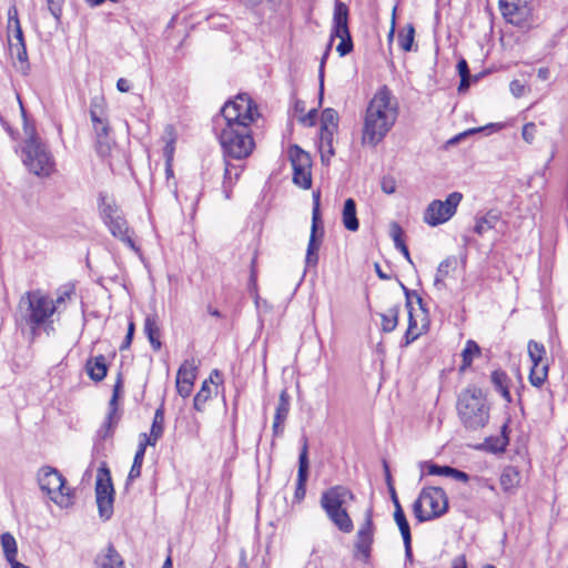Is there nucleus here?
<instances>
[{"mask_svg":"<svg viewBox=\"0 0 568 568\" xmlns=\"http://www.w3.org/2000/svg\"><path fill=\"white\" fill-rule=\"evenodd\" d=\"M221 113L225 126L219 139L224 154L236 160L247 158L254 149L250 125L260 115L257 106L250 95L241 93L234 101L226 102Z\"/></svg>","mask_w":568,"mask_h":568,"instance_id":"f257e3e1","label":"nucleus"},{"mask_svg":"<svg viewBox=\"0 0 568 568\" xmlns=\"http://www.w3.org/2000/svg\"><path fill=\"white\" fill-rule=\"evenodd\" d=\"M398 115V104L387 87L381 88L366 109L362 142L377 145L394 126Z\"/></svg>","mask_w":568,"mask_h":568,"instance_id":"f03ea898","label":"nucleus"},{"mask_svg":"<svg viewBox=\"0 0 568 568\" xmlns=\"http://www.w3.org/2000/svg\"><path fill=\"white\" fill-rule=\"evenodd\" d=\"M18 112L26 135L21 158L27 169L37 176H50L54 172V160L48 146L39 138L36 126L27 119L26 110L17 97Z\"/></svg>","mask_w":568,"mask_h":568,"instance_id":"7ed1b4c3","label":"nucleus"},{"mask_svg":"<svg viewBox=\"0 0 568 568\" xmlns=\"http://www.w3.org/2000/svg\"><path fill=\"white\" fill-rule=\"evenodd\" d=\"M355 499L352 490L345 486L336 485L326 489L321 496V507L328 519L342 532L348 534L354 525L347 511V506Z\"/></svg>","mask_w":568,"mask_h":568,"instance_id":"20e7f679","label":"nucleus"},{"mask_svg":"<svg viewBox=\"0 0 568 568\" xmlns=\"http://www.w3.org/2000/svg\"><path fill=\"white\" fill-rule=\"evenodd\" d=\"M457 413L468 429L484 427L489 419V406L480 388L469 386L464 389L457 399Z\"/></svg>","mask_w":568,"mask_h":568,"instance_id":"39448f33","label":"nucleus"},{"mask_svg":"<svg viewBox=\"0 0 568 568\" xmlns=\"http://www.w3.org/2000/svg\"><path fill=\"white\" fill-rule=\"evenodd\" d=\"M21 320L34 332L54 314V301L40 290L24 293L18 305Z\"/></svg>","mask_w":568,"mask_h":568,"instance_id":"423d86ee","label":"nucleus"},{"mask_svg":"<svg viewBox=\"0 0 568 568\" xmlns=\"http://www.w3.org/2000/svg\"><path fill=\"white\" fill-rule=\"evenodd\" d=\"M334 38H338L341 42L336 47V51L341 57L348 54L353 50V41L348 29V8L344 2L336 1L333 13V28L331 40L327 49L322 57L320 65V92L323 94L324 90V64L329 54L332 42Z\"/></svg>","mask_w":568,"mask_h":568,"instance_id":"0eeeda50","label":"nucleus"},{"mask_svg":"<svg viewBox=\"0 0 568 568\" xmlns=\"http://www.w3.org/2000/svg\"><path fill=\"white\" fill-rule=\"evenodd\" d=\"M447 509L448 498L440 487L422 489L418 498L413 504V513L420 523L440 517Z\"/></svg>","mask_w":568,"mask_h":568,"instance_id":"6e6552de","label":"nucleus"},{"mask_svg":"<svg viewBox=\"0 0 568 568\" xmlns=\"http://www.w3.org/2000/svg\"><path fill=\"white\" fill-rule=\"evenodd\" d=\"M38 483L41 490L45 491L59 507L68 508L73 504L71 490L65 487V479L58 469L42 467L38 473Z\"/></svg>","mask_w":568,"mask_h":568,"instance_id":"1a4fd4ad","label":"nucleus"},{"mask_svg":"<svg viewBox=\"0 0 568 568\" xmlns=\"http://www.w3.org/2000/svg\"><path fill=\"white\" fill-rule=\"evenodd\" d=\"M99 209L101 216L111 234L136 251L135 244L130 235V229L115 202L106 195H100Z\"/></svg>","mask_w":568,"mask_h":568,"instance_id":"9d476101","label":"nucleus"},{"mask_svg":"<svg viewBox=\"0 0 568 568\" xmlns=\"http://www.w3.org/2000/svg\"><path fill=\"white\" fill-rule=\"evenodd\" d=\"M95 501L100 518L110 519L113 514L114 488L110 470L105 465H102L97 473Z\"/></svg>","mask_w":568,"mask_h":568,"instance_id":"9b49d317","label":"nucleus"},{"mask_svg":"<svg viewBox=\"0 0 568 568\" xmlns=\"http://www.w3.org/2000/svg\"><path fill=\"white\" fill-rule=\"evenodd\" d=\"M462 200L463 194L460 192H453L448 194L445 201H432L424 212V222L429 226L444 224L455 215Z\"/></svg>","mask_w":568,"mask_h":568,"instance_id":"f8f14e48","label":"nucleus"},{"mask_svg":"<svg viewBox=\"0 0 568 568\" xmlns=\"http://www.w3.org/2000/svg\"><path fill=\"white\" fill-rule=\"evenodd\" d=\"M374 532L375 527L373 524V511L372 509H367L364 515V521L357 530L355 540V556L359 557L364 562H366L371 557Z\"/></svg>","mask_w":568,"mask_h":568,"instance_id":"ddd939ff","label":"nucleus"},{"mask_svg":"<svg viewBox=\"0 0 568 568\" xmlns=\"http://www.w3.org/2000/svg\"><path fill=\"white\" fill-rule=\"evenodd\" d=\"M90 116L97 135V151L101 156H105L111 151V140L109 138V123L103 116L102 109L93 103L90 109Z\"/></svg>","mask_w":568,"mask_h":568,"instance_id":"4468645a","label":"nucleus"},{"mask_svg":"<svg viewBox=\"0 0 568 568\" xmlns=\"http://www.w3.org/2000/svg\"><path fill=\"white\" fill-rule=\"evenodd\" d=\"M499 10L507 22L519 27L526 24L531 17V8L526 1L499 0Z\"/></svg>","mask_w":568,"mask_h":568,"instance_id":"2eb2a0df","label":"nucleus"},{"mask_svg":"<svg viewBox=\"0 0 568 568\" xmlns=\"http://www.w3.org/2000/svg\"><path fill=\"white\" fill-rule=\"evenodd\" d=\"M197 375V364L194 359H186L182 363L176 374V392L178 394L186 398L193 390V385Z\"/></svg>","mask_w":568,"mask_h":568,"instance_id":"dca6fc26","label":"nucleus"},{"mask_svg":"<svg viewBox=\"0 0 568 568\" xmlns=\"http://www.w3.org/2000/svg\"><path fill=\"white\" fill-rule=\"evenodd\" d=\"M408 307V327L405 334V345L414 342L418 336H420L426 329L428 325L427 316L425 311L420 307V315H414L413 307L410 302L407 301Z\"/></svg>","mask_w":568,"mask_h":568,"instance_id":"f3484780","label":"nucleus"},{"mask_svg":"<svg viewBox=\"0 0 568 568\" xmlns=\"http://www.w3.org/2000/svg\"><path fill=\"white\" fill-rule=\"evenodd\" d=\"M308 443L307 438L303 437V445L298 457V471H297V485L295 489V498L302 500L305 496L306 488L305 484L308 476Z\"/></svg>","mask_w":568,"mask_h":568,"instance_id":"a211bd4d","label":"nucleus"},{"mask_svg":"<svg viewBox=\"0 0 568 568\" xmlns=\"http://www.w3.org/2000/svg\"><path fill=\"white\" fill-rule=\"evenodd\" d=\"M291 408L290 395L286 389L280 393L278 403L275 409L272 430L274 436H281L284 432V423Z\"/></svg>","mask_w":568,"mask_h":568,"instance_id":"6ab92c4d","label":"nucleus"},{"mask_svg":"<svg viewBox=\"0 0 568 568\" xmlns=\"http://www.w3.org/2000/svg\"><path fill=\"white\" fill-rule=\"evenodd\" d=\"M324 235V230L322 224L312 223L311 226V235L306 250L305 262L310 266H315L318 262V250L322 243V237Z\"/></svg>","mask_w":568,"mask_h":568,"instance_id":"aec40b11","label":"nucleus"},{"mask_svg":"<svg viewBox=\"0 0 568 568\" xmlns=\"http://www.w3.org/2000/svg\"><path fill=\"white\" fill-rule=\"evenodd\" d=\"M8 41L11 57L16 58L21 63H27L28 54L19 20H16V30H13L12 36H9Z\"/></svg>","mask_w":568,"mask_h":568,"instance_id":"412c9836","label":"nucleus"},{"mask_svg":"<svg viewBox=\"0 0 568 568\" xmlns=\"http://www.w3.org/2000/svg\"><path fill=\"white\" fill-rule=\"evenodd\" d=\"M95 568H124V562L120 554L112 545L98 554L94 560Z\"/></svg>","mask_w":568,"mask_h":568,"instance_id":"4be33fe9","label":"nucleus"},{"mask_svg":"<svg viewBox=\"0 0 568 568\" xmlns=\"http://www.w3.org/2000/svg\"><path fill=\"white\" fill-rule=\"evenodd\" d=\"M164 432V410L163 407H159L153 417L150 435L145 433L140 435V440L144 442L150 446H155L158 440L162 437Z\"/></svg>","mask_w":568,"mask_h":568,"instance_id":"5701e85b","label":"nucleus"},{"mask_svg":"<svg viewBox=\"0 0 568 568\" xmlns=\"http://www.w3.org/2000/svg\"><path fill=\"white\" fill-rule=\"evenodd\" d=\"M521 475L517 467L506 466L500 475L499 481L503 490L514 494L520 485Z\"/></svg>","mask_w":568,"mask_h":568,"instance_id":"b1692460","label":"nucleus"},{"mask_svg":"<svg viewBox=\"0 0 568 568\" xmlns=\"http://www.w3.org/2000/svg\"><path fill=\"white\" fill-rule=\"evenodd\" d=\"M143 331L154 351H159L162 346L160 341L159 318L156 314H149L144 321Z\"/></svg>","mask_w":568,"mask_h":568,"instance_id":"393cba45","label":"nucleus"},{"mask_svg":"<svg viewBox=\"0 0 568 568\" xmlns=\"http://www.w3.org/2000/svg\"><path fill=\"white\" fill-rule=\"evenodd\" d=\"M85 368L91 379L101 382L106 376V359L103 355L92 357L88 359Z\"/></svg>","mask_w":568,"mask_h":568,"instance_id":"a878e982","label":"nucleus"},{"mask_svg":"<svg viewBox=\"0 0 568 568\" xmlns=\"http://www.w3.org/2000/svg\"><path fill=\"white\" fill-rule=\"evenodd\" d=\"M457 263L456 256H448L439 263L434 278V285L437 290L446 286L445 280L452 271L456 270Z\"/></svg>","mask_w":568,"mask_h":568,"instance_id":"bb28decb","label":"nucleus"},{"mask_svg":"<svg viewBox=\"0 0 568 568\" xmlns=\"http://www.w3.org/2000/svg\"><path fill=\"white\" fill-rule=\"evenodd\" d=\"M343 225L351 232H356L359 223L356 216V203L353 199H347L344 203L342 212Z\"/></svg>","mask_w":568,"mask_h":568,"instance_id":"cd10ccee","label":"nucleus"},{"mask_svg":"<svg viewBox=\"0 0 568 568\" xmlns=\"http://www.w3.org/2000/svg\"><path fill=\"white\" fill-rule=\"evenodd\" d=\"M491 383L495 388L500 393L503 398L507 402H511V396L509 393V378L507 374L503 371H494L490 376Z\"/></svg>","mask_w":568,"mask_h":568,"instance_id":"c85d7f7f","label":"nucleus"},{"mask_svg":"<svg viewBox=\"0 0 568 568\" xmlns=\"http://www.w3.org/2000/svg\"><path fill=\"white\" fill-rule=\"evenodd\" d=\"M292 168H312V160L307 152L294 144L288 149Z\"/></svg>","mask_w":568,"mask_h":568,"instance_id":"c756f323","label":"nucleus"},{"mask_svg":"<svg viewBox=\"0 0 568 568\" xmlns=\"http://www.w3.org/2000/svg\"><path fill=\"white\" fill-rule=\"evenodd\" d=\"M146 446H149V445L145 444L144 442L140 440L139 447L134 455L133 464L129 471L128 481L134 480L141 476V468H142Z\"/></svg>","mask_w":568,"mask_h":568,"instance_id":"7c9ffc66","label":"nucleus"},{"mask_svg":"<svg viewBox=\"0 0 568 568\" xmlns=\"http://www.w3.org/2000/svg\"><path fill=\"white\" fill-rule=\"evenodd\" d=\"M398 313L399 307L398 306H392L389 307L385 313H381L382 318V329L385 333L393 332L398 323Z\"/></svg>","mask_w":568,"mask_h":568,"instance_id":"2f4dec72","label":"nucleus"},{"mask_svg":"<svg viewBox=\"0 0 568 568\" xmlns=\"http://www.w3.org/2000/svg\"><path fill=\"white\" fill-rule=\"evenodd\" d=\"M211 384L212 379H205L193 399V406L199 412H202L204 409L205 403L211 398Z\"/></svg>","mask_w":568,"mask_h":568,"instance_id":"473e14b6","label":"nucleus"},{"mask_svg":"<svg viewBox=\"0 0 568 568\" xmlns=\"http://www.w3.org/2000/svg\"><path fill=\"white\" fill-rule=\"evenodd\" d=\"M390 235L393 237V241H394V244H395L396 248H398L402 252V254L404 255V257L409 263H412L409 251H408L406 244L404 243V241L402 239L403 237V230H402V227L399 226L398 223L393 222L390 224Z\"/></svg>","mask_w":568,"mask_h":568,"instance_id":"72a5a7b5","label":"nucleus"},{"mask_svg":"<svg viewBox=\"0 0 568 568\" xmlns=\"http://www.w3.org/2000/svg\"><path fill=\"white\" fill-rule=\"evenodd\" d=\"M498 221H499V217L497 214H495L493 212H488L486 215L479 217L476 221L474 231L477 234L483 235L488 230L494 229L496 226V224L498 223Z\"/></svg>","mask_w":568,"mask_h":568,"instance_id":"f704fd0d","label":"nucleus"},{"mask_svg":"<svg viewBox=\"0 0 568 568\" xmlns=\"http://www.w3.org/2000/svg\"><path fill=\"white\" fill-rule=\"evenodd\" d=\"M548 375V365L544 363H535L531 366L529 381L534 386H541Z\"/></svg>","mask_w":568,"mask_h":568,"instance_id":"c9c22d12","label":"nucleus"},{"mask_svg":"<svg viewBox=\"0 0 568 568\" xmlns=\"http://www.w3.org/2000/svg\"><path fill=\"white\" fill-rule=\"evenodd\" d=\"M312 168H293V182L302 187L310 189L312 185Z\"/></svg>","mask_w":568,"mask_h":568,"instance_id":"e433bc0d","label":"nucleus"},{"mask_svg":"<svg viewBox=\"0 0 568 568\" xmlns=\"http://www.w3.org/2000/svg\"><path fill=\"white\" fill-rule=\"evenodd\" d=\"M479 354H480V348L477 345V343L471 339L467 341L466 345L462 352L463 364L460 366V369L464 371L467 367H469L473 363L474 357L478 356Z\"/></svg>","mask_w":568,"mask_h":568,"instance_id":"4c0bfd02","label":"nucleus"},{"mask_svg":"<svg viewBox=\"0 0 568 568\" xmlns=\"http://www.w3.org/2000/svg\"><path fill=\"white\" fill-rule=\"evenodd\" d=\"M1 546L7 560L9 562L14 561L18 551L14 537L9 532L3 534L1 536Z\"/></svg>","mask_w":568,"mask_h":568,"instance_id":"58836bf2","label":"nucleus"},{"mask_svg":"<svg viewBox=\"0 0 568 568\" xmlns=\"http://www.w3.org/2000/svg\"><path fill=\"white\" fill-rule=\"evenodd\" d=\"M121 415H111L108 414L105 417V420L101 425V427L98 430V435L100 438L105 439L108 437H111L114 433L115 427L118 426L120 422Z\"/></svg>","mask_w":568,"mask_h":568,"instance_id":"ea45409f","label":"nucleus"},{"mask_svg":"<svg viewBox=\"0 0 568 568\" xmlns=\"http://www.w3.org/2000/svg\"><path fill=\"white\" fill-rule=\"evenodd\" d=\"M415 29L413 24H407L406 28L398 33V44L404 51L408 52L412 50Z\"/></svg>","mask_w":568,"mask_h":568,"instance_id":"a19ab883","label":"nucleus"},{"mask_svg":"<svg viewBox=\"0 0 568 568\" xmlns=\"http://www.w3.org/2000/svg\"><path fill=\"white\" fill-rule=\"evenodd\" d=\"M338 114L334 109H325L321 116V129L337 130Z\"/></svg>","mask_w":568,"mask_h":568,"instance_id":"79ce46f5","label":"nucleus"},{"mask_svg":"<svg viewBox=\"0 0 568 568\" xmlns=\"http://www.w3.org/2000/svg\"><path fill=\"white\" fill-rule=\"evenodd\" d=\"M545 353L546 351L542 344L537 343L535 341H529L528 355L532 364L544 363Z\"/></svg>","mask_w":568,"mask_h":568,"instance_id":"37998d69","label":"nucleus"},{"mask_svg":"<svg viewBox=\"0 0 568 568\" xmlns=\"http://www.w3.org/2000/svg\"><path fill=\"white\" fill-rule=\"evenodd\" d=\"M394 520L399 528L403 539L410 538V528L403 509L394 511Z\"/></svg>","mask_w":568,"mask_h":568,"instance_id":"c03bdc74","label":"nucleus"},{"mask_svg":"<svg viewBox=\"0 0 568 568\" xmlns=\"http://www.w3.org/2000/svg\"><path fill=\"white\" fill-rule=\"evenodd\" d=\"M336 131L337 130L321 129V150L323 151L324 148H327L329 155L334 154L333 140Z\"/></svg>","mask_w":568,"mask_h":568,"instance_id":"a18cd8bd","label":"nucleus"},{"mask_svg":"<svg viewBox=\"0 0 568 568\" xmlns=\"http://www.w3.org/2000/svg\"><path fill=\"white\" fill-rule=\"evenodd\" d=\"M321 193L320 191L313 192V210H312V223L322 224L321 217Z\"/></svg>","mask_w":568,"mask_h":568,"instance_id":"49530a36","label":"nucleus"},{"mask_svg":"<svg viewBox=\"0 0 568 568\" xmlns=\"http://www.w3.org/2000/svg\"><path fill=\"white\" fill-rule=\"evenodd\" d=\"M241 174V170L236 166H233L229 162L225 164V172H224V184H231L233 179L237 180Z\"/></svg>","mask_w":568,"mask_h":568,"instance_id":"de8ad7c7","label":"nucleus"},{"mask_svg":"<svg viewBox=\"0 0 568 568\" xmlns=\"http://www.w3.org/2000/svg\"><path fill=\"white\" fill-rule=\"evenodd\" d=\"M450 468H452L450 466H439V465H436V464H428L427 465L428 474L429 475H434V476H445V477H447L449 475Z\"/></svg>","mask_w":568,"mask_h":568,"instance_id":"09e8293b","label":"nucleus"},{"mask_svg":"<svg viewBox=\"0 0 568 568\" xmlns=\"http://www.w3.org/2000/svg\"><path fill=\"white\" fill-rule=\"evenodd\" d=\"M382 191L386 194H393L396 191V181L392 176H384L381 181Z\"/></svg>","mask_w":568,"mask_h":568,"instance_id":"8fccbe9b","label":"nucleus"},{"mask_svg":"<svg viewBox=\"0 0 568 568\" xmlns=\"http://www.w3.org/2000/svg\"><path fill=\"white\" fill-rule=\"evenodd\" d=\"M509 89L515 98H520L526 92V85L521 83L519 80H513L509 84Z\"/></svg>","mask_w":568,"mask_h":568,"instance_id":"3c124183","label":"nucleus"},{"mask_svg":"<svg viewBox=\"0 0 568 568\" xmlns=\"http://www.w3.org/2000/svg\"><path fill=\"white\" fill-rule=\"evenodd\" d=\"M536 124L535 123H527L524 125L523 128V139L528 142V143H531L534 141V138H535V134H536Z\"/></svg>","mask_w":568,"mask_h":568,"instance_id":"603ef678","label":"nucleus"},{"mask_svg":"<svg viewBox=\"0 0 568 568\" xmlns=\"http://www.w3.org/2000/svg\"><path fill=\"white\" fill-rule=\"evenodd\" d=\"M134 329H135V326H134V323L132 321L129 322V325H128V333H126V336L120 347V349H126L130 347L131 343H132V338H133V334H134Z\"/></svg>","mask_w":568,"mask_h":568,"instance_id":"864d4df0","label":"nucleus"},{"mask_svg":"<svg viewBox=\"0 0 568 568\" xmlns=\"http://www.w3.org/2000/svg\"><path fill=\"white\" fill-rule=\"evenodd\" d=\"M447 477H450L454 480L463 481V483H467L469 480L468 474H466L465 471H462L457 468H453V467L450 468L449 475Z\"/></svg>","mask_w":568,"mask_h":568,"instance_id":"5fc2aeb1","label":"nucleus"},{"mask_svg":"<svg viewBox=\"0 0 568 568\" xmlns=\"http://www.w3.org/2000/svg\"><path fill=\"white\" fill-rule=\"evenodd\" d=\"M163 140L165 141V143H175L176 134H175V129L173 128V125L168 124L165 126Z\"/></svg>","mask_w":568,"mask_h":568,"instance_id":"6e6d98bb","label":"nucleus"},{"mask_svg":"<svg viewBox=\"0 0 568 568\" xmlns=\"http://www.w3.org/2000/svg\"><path fill=\"white\" fill-rule=\"evenodd\" d=\"M0 122L2 123V125L7 130V132L10 134V136L13 140H17L18 136H19V133H18V131L13 130L11 123L9 122V120L4 115L0 114Z\"/></svg>","mask_w":568,"mask_h":568,"instance_id":"4d7b16f0","label":"nucleus"},{"mask_svg":"<svg viewBox=\"0 0 568 568\" xmlns=\"http://www.w3.org/2000/svg\"><path fill=\"white\" fill-rule=\"evenodd\" d=\"M118 395L116 394H112V397L109 402V412L108 414H111V415H120L119 410H118Z\"/></svg>","mask_w":568,"mask_h":568,"instance_id":"13d9d810","label":"nucleus"},{"mask_svg":"<svg viewBox=\"0 0 568 568\" xmlns=\"http://www.w3.org/2000/svg\"><path fill=\"white\" fill-rule=\"evenodd\" d=\"M116 89L122 93H126L131 90V84L126 79L120 78L116 81Z\"/></svg>","mask_w":568,"mask_h":568,"instance_id":"bf43d9fd","label":"nucleus"},{"mask_svg":"<svg viewBox=\"0 0 568 568\" xmlns=\"http://www.w3.org/2000/svg\"><path fill=\"white\" fill-rule=\"evenodd\" d=\"M457 70H458L460 78L469 77V69H468V64H467L466 60L462 59L460 61H458Z\"/></svg>","mask_w":568,"mask_h":568,"instance_id":"052dcab7","label":"nucleus"},{"mask_svg":"<svg viewBox=\"0 0 568 568\" xmlns=\"http://www.w3.org/2000/svg\"><path fill=\"white\" fill-rule=\"evenodd\" d=\"M174 144L175 143H165L163 149L164 155L166 158V163H171L174 153Z\"/></svg>","mask_w":568,"mask_h":568,"instance_id":"680f3d73","label":"nucleus"},{"mask_svg":"<svg viewBox=\"0 0 568 568\" xmlns=\"http://www.w3.org/2000/svg\"><path fill=\"white\" fill-rule=\"evenodd\" d=\"M8 18H9V28L13 27L16 29V20L18 19V10L16 7H11L8 11Z\"/></svg>","mask_w":568,"mask_h":568,"instance_id":"e2e57ef3","label":"nucleus"},{"mask_svg":"<svg viewBox=\"0 0 568 568\" xmlns=\"http://www.w3.org/2000/svg\"><path fill=\"white\" fill-rule=\"evenodd\" d=\"M315 119H316V110L312 109L311 111H308V113L304 118H302L301 121L304 124L313 125L315 122Z\"/></svg>","mask_w":568,"mask_h":568,"instance_id":"0e129e2a","label":"nucleus"},{"mask_svg":"<svg viewBox=\"0 0 568 568\" xmlns=\"http://www.w3.org/2000/svg\"><path fill=\"white\" fill-rule=\"evenodd\" d=\"M452 568H467L466 558L464 555L454 558Z\"/></svg>","mask_w":568,"mask_h":568,"instance_id":"69168bd1","label":"nucleus"},{"mask_svg":"<svg viewBox=\"0 0 568 568\" xmlns=\"http://www.w3.org/2000/svg\"><path fill=\"white\" fill-rule=\"evenodd\" d=\"M404 546H405V557L407 560H413V552H412V537L408 539H403Z\"/></svg>","mask_w":568,"mask_h":568,"instance_id":"338daca9","label":"nucleus"},{"mask_svg":"<svg viewBox=\"0 0 568 568\" xmlns=\"http://www.w3.org/2000/svg\"><path fill=\"white\" fill-rule=\"evenodd\" d=\"M497 442H498V446L494 447V450L503 452L505 449L506 445L508 444V439L505 436H503Z\"/></svg>","mask_w":568,"mask_h":568,"instance_id":"774afa93","label":"nucleus"}]
</instances>
